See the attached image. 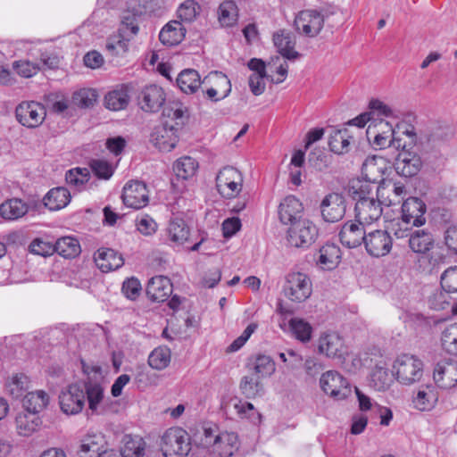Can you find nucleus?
Here are the masks:
<instances>
[{
  "label": "nucleus",
  "instance_id": "nucleus-7",
  "mask_svg": "<svg viewBox=\"0 0 457 457\" xmlns=\"http://www.w3.org/2000/svg\"><path fill=\"white\" fill-rule=\"evenodd\" d=\"M59 404L62 411L67 415L79 413L85 406L84 388L79 383L69 385L59 395Z\"/></svg>",
  "mask_w": 457,
  "mask_h": 457
},
{
  "label": "nucleus",
  "instance_id": "nucleus-4",
  "mask_svg": "<svg viewBox=\"0 0 457 457\" xmlns=\"http://www.w3.org/2000/svg\"><path fill=\"white\" fill-rule=\"evenodd\" d=\"M283 291L290 301L303 303L311 296L312 284L306 274L302 272H291L286 277Z\"/></svg>",
  "mask_w": 457,
  "mask_h": 457
},
{
  "label": "nucleus",
  "instance_id": "nucleus-18",
  "mask_svg": "<svg viewBox=\"0 0 457 457\" xmlns=\"http://www.w3.org/2000/svg\"><path fill=\"white\" fill-rule=\"evenodd\" d=\"M221 410L226 415L237 414L240 419H248L253 423L260 422L261 414L254 409L253 405L248 402H243L237 397H230L223 400Z\"/></svg>",
  "mask_w": 457,
  "mask_h": 457
},
{
  "label": "nucleus",
  "instance_id": "nucleus-6",
  "mask_svg": "<svg viewBox=\"0 0 457 457\" xmlns=\"http://www.w3.org/2000/svg\"><path fill=\"white\" fill-rule=\"evenodd\" d=\"M320 385L323 392L335 400H344L352 392L349 382L339 372L328 370L322 374Z\"/></svg>",
  "mask_w": 457,
  "mask_h": 457
},
{
  "label": "nucleus",
  "instance_id": "nucleus-51",
  "mask_svg": "<svg viewBox=\"0 0 457 457\" xmlns=\"http://www.w3.org/2000/svg\"><path fill=\"white\" fill-rule=\"evenodd\" d=\"M275 370V362L270 356L259 354L253 361L251 371L262 378L272 375Z\"/></svg>",
  "mask_w": 457,
  "mask_h": 457
},
{
  "label": "nucleus",
  "instance_id": "nucleus-26",
  "mask_svg": "<svg viewBox=\"0 0 457 457\" xmlns=\"http://www.w3.org/2000/svg\"><path fill=\"white\" fill-rule=\"evenodd\" d=\"M191 228L181 214H172L168 227L167 236L170 242L177 245H183L190 239Z\"/></svg>",
  "mask_w": 457,
  "mask_h": 457
},
{
  "label": "nucleus",
  "instance_id": "nucleus-1",
  "mask_svg": "<svg viewBox=\"0 0 457 457\" xmlns=\"http://www.w3.org/2000/svg\"><path fill=\"white\" fill-rule=\"evenodd\" d=\"M375 159L367 160L361 168L362 179L353 180L349 185L348 194L356 202L375 197L374 189L378 191L379 188L377 184L384 181L382 175L378 174L381 169L377 167Z\"/></svg>",
  "mask_w": 457,
  "mask_h": 457
},
{
  "label": "nucleus",
  "instance_id": "nucleus-62",
  "mask_svg": "<svg viewBox=\"0 0 457 457\" xmlns=\"http://www.w3.org/2000/svg\"><path fill=\"white\" fill-rule=\"evenodd\" d=\"M219 428L216 425L206 424L203 427V436L200 439V445L211 449L216 442V436H219Z\"/></svg>",
  "mask_w": 457,
  "mask_h": 457
},
{
  "label": "nucleus",
  "instance_id": "nucleus-54",
  "mask_svg": "<svg viewBox=\"0 0 457 457\" xmlns=\"http://www.w3.org/2000/svg\"><path fill=\"white\" fill-rule=\"evenodd\" d=\"M441 343L445 351L457 355V323L450 325L443 331Z\"/></svg>",
  "mask_w": 457,
  "mask_h": 457
},
{
  "label": "nucleus",
  "instance_id": "nucleus-50",
  "mask_svg": "<svg viewBox=\"0 0 457 457\" xmlns=\"http://www.w3.org/2000/svg\"><path fill=\"white\" fill-rule=\"evenodd\" d=\"M289 328L293 335L301 342H309L312 337V328L303 319L292 318L289 320Z\"/></svg>",
  "mask_w": 457,
  "mask_h": 457
},
{
  "label": "nucleus",
  "instance_id": "nucleus-58",
  "mask_svg": "<svg viewBox=\"0 0 457 457\" xmlns=\"http://www.w3.org/2000/svg\"><path fill=\"white\" fill-rule=\"evenodd\" d=\"M89 167L93 173L100 179H109L114 171L112 165L105 160L92 159Z\"/></svg>",
  "mask_w": 457,
  "mask_h": 457
},
{
  "label": "nucleus",
  "instance_id": "nucleus-15",
  "mask_svg": "<svg viewBox=\"0 0 457 457\" xmlns=\"http://www.w3.org/2000/svg\"><path fill=\"white\" fill-rule=\"evenodd\" d=\"M320 212L327 222H337L345 214V200L342 194L332 192L327 195L320 203Z\"/></svg>",
  "mask_w": 457,
  "mask_h": 457
},
{
  "label": "nucleus",
  "instance_id": "nucleus-23",
  "mask_svg": "<svg viewBox=\"0 0 457 457\" xmlns=\"http://www.w3.org/2000/svg\"><path fill=\"white\" fill-rule=\"evenodd\" d=\"M172 290L173 286L168 277L155 276L148 281L145 293L152 302L163 303L169 299Z\"/></svg>",
  "mask_w": 457,
  "mask_h": 457
},
{
  "label": "nucleus",
  "instance_id": "nucleus-3",
  "mask_svg": "<svg viewBox=\"0 0 457 457\" xmlns=\"http://www.w3.org/2000/svg\"><path fill=\"white\" fill-rule=\"evenodd\" d=\"M319 235V229L316 225L307 220L303 219L294 222L287 230V242L288 244L296 248H308L311 246Z\"/></svg>",
  "mask_w": 457,
  "mask_h": 457
},
{
  "label": "nucleus",
  "instance_id": "nucleus-9",
  "mask_svg": "<svg viewBox=\"0 0 457 457\" xmlns=\"http://www.w3.org/2000/svg\"><path fill=\"white\" fill-rule=\"evenodd\" d=\"M178 141V128L168 120L155 126L150 134V142L162 152L171 151Z\"/></svg>",
  "mask_w": 457,
  "mask_h": 457
},
{
  "label": "nucleus",
  "instance_id": "nucleus-57",
  "mask_svg": "<svg viewBox=\"0 0 457 457\" xmlns=\"http://www.w3.org/2000/svg\"><path fill=\"white\" fill-rule=\"evenodd\" d=\"M90 179V172L87 168H74L66 172L65 180L70 186L80 189Z\"/></svg>",
  "mask_w": 457,
  "mask_h": 457
},
{
  "label": "nucleus",
  "instance_id": "nucleus-43",
  "mask_svg": "<svg viewBox=\"0 0 457 457\" xmlns=\"http://www.w3.org/2000/svg\"><path fill=\"white\" fill-rule=\"evenodd\" d=\"M123 446L120 448L122 457H144L145 442L142 437L126 435L123 437Z\"/></svg>",
  "mask_w": 457,
  "mask_h": 457
},
{
  "label": "nucleus",
  "instance_id": "nucleus-28",
  "mask_svg": "<svg viewBox=\"0 0 457 457\" xmlns=\"http://www.w3.org/2000/svg\"><path fill=\"white\" fill-rule=\"evenodd\" d=\"M303 207L299 199L294 195L284 198L278 206V217L283 224L293 226L294 222L302 220Z\"/></svg>",
  "mask_w": 457,
  "mask_h": 457
},
{
  "label": "nucleus",
  "instance_id": "nucleus-11",
  "mask_svg": "<svg viewBox=\"0 0 457 457\" xmlns=\"http://www.w3.org/2000/svg\"><path fill=\"white\" fill-rule=\"evenodd\" d=\"M46 109L37 102H22L15 110L17 120L25 127L37 128L46 118Z\"/></svg>",
  "mask_w": 457,
  "mask_h": 457
},
{
  "label": "nucleus",
  "instance_id": "nucleus-38",
  "mask_svg": "<svg viewBox=\"0 0 457 457\" xmlns=\"http://www.w3.org/2000/svg\"><path fill=\"white\" fill-rule=\"evenodd\" d=\"M353 137L349 134L347 129L334 130L328 139V146L336 154H345L350 151L351 144H353Z\"/></svg>",
  "mask_w": 457,
  "mask_h": 457
},
{
  "label": "nucleus",
  "instance_id": "nucleus-39",
  "mask_svg": "<svg viewBox=\"0 0 457 457\" xmlns=\"http://www.w3.org/2000/svg\"><path fill=\"white\" fill-rule=\"evenodd\" d=\"M71 201L70 191L62 187L52 188L45 195L43 202L50 211H58L64 208Z\"/></svg>",
  "mask_w": 457,
  "mask_h": 457
},
{
  "label": "nucleus",
  "instance_id": "nucleus-34",
  "mask_svg": "<svg viewBox=\"0 0 457 457\" xmlns=\"http://www.w3.org/2000/svg\"><path fill=\"white\" fill-rule=\"evenodd\" d=\"M186 31L179 21H172L162 29L159 39L165 46H177L184 39Z\"/></svg>",
  "mask_w": 457,
  "mask_h": 457
},
{
  "label": "nucleus",
  "instance_id": "nucleus-21",
  "mask_svg": "<svg viewBox=\"0 0 457 457\" xmlns=\"http://www.w3.org/2000/svg\"><path fill=\"white\" fill-rule=\"evenodd\" d=\"M423 166L420 156L412 151H403L397 154L395 169L397 174L405 178L417 175Z\"/></svg>",
  "mask_w": 457,
  "mask_h": 457
},
{
  "label": "nucleus",
  "instance_id": "nucleus-31",
  "mask_svg": "<svg viewBox=\"0 0 457 457\" xmlns=\"http://www.w3.org/2000/svg\"><path fill=\"white\" fill-rule=\"evenodd\" d=\"M273 42L278 52L284 58L293 61L298 59L301 54L295 50V37L286 30H279L273 35Z\"/></svg>",
  "mask_w": 457,
  "mask_h": 457
},
{
  "label": "nucleus",
  "instance_id": "nucleus-59",
  "mask_svg": "<svg viewBox=\"0 0 457 457\" xmlns=\"http://www.w3.org/2000/svg\"><path fill=\"white\" fill-rule=\"evenodd\" d=\"M440 285L445 293L457 292V266L450 267L443 272Z\"/></svg>",
  "mask_w": 457,
  "mask_h": 457
},
{
  "label": "nucleus",
  "instance_id": "nucleus-5",
  "mask_svg": "<svg viewBox=\"0 0 457 457\" xmlns=\"http://www.w3.org/2000/svg\"><path fill=\"white\" fill-rule=\"evenodd\" d=\"M397 380L404 385L419 381L423 374V363L413 355L403 354L394 364Z\"/></svg>",
  "mask_w": 457,
  "mask_h": 457
},
{
  "label": "nucleus",
  "instance_id": "nucleus-30",
  "mask_svg": "<svg viewBox=\"0 0 457 457\" xmlns=\"http://www.w3.org/2000/svg\"><path fill=\"white\" fill-rule=\"evenodd\" d=\"M94 259L103 272L118 270L124 264L121 254L112 248H99L95 253Z\"/></svg>",
  "mask_w": 457,
  "mask_h": 457
},
{
  "label": "nucleus",
  "instance_id": "nucleus-22",
  "mask_svg": "<svg viewBox=\"0 0 457 457\" xmlns=\"http://www.w3.org/2000/svg\"><path fill=\"white\" fill-rule=\"evenodd\" d=\"M165 99V93L161 87L150 85L141 91L138 104L143 111L155 112L163 105Z\"/></svg>",
  "mask_w": 457,
  "mask_h": 457
},
{
  "label": "nucleus",
  "instance_id": "nucleus-45",
  "mask_svg": "<svg viewBox=\"0 0 457 457\" xmlns=\"http://www.w3.org/2000/svg\"><path fill=\"white\" fill-rule=\"evenodd\" d=\"M54 248H56L55 253L66 259L75 258L81 252L79 242L71 237L59 238L54 243Z\"/></svg>",
  "mask_w": 457,
  "mask_h": 457
},
{
  "label": "nucleus",
  "instance_id": "nucleus-32",
  "mask_svg": "<svg viewBox=\"0 0 457 457\" xmlns=\"http://www.w3.org/2000/svg\"><path fill=\"white\" fill-rule=\"evenodd\" d=\"M341 249L334 243H327L319 251L316 263L325 270L336 269L341 262Z\"/></svg>",
  "mask_w": 457,
  "mask_h": 457
},
{
  "label": "nucleus",
  "instance_id": "nucleus-27",
  "mask_svg": "<svg viewBox=\"0 0 457 457\" xmlns=\"http://www.w3.org/2000/svg\"><path fill=\"white\" fill-rule=\"evenodd\" d=\"M375 196H378L377 195ZM355 218L362 223L370 224L380 218L382 214L381 203L377 197H370L365 200L356 202Z\"/></svg>",
  "mask_w": 457,
  "mask_h": 457
},
{
  "label": "nucleus",
  "instance_id": "nucleus-37",
  "mask_svg": "<svg viewBox=\"0 0 457 457\" xmlns=\"http://www.w3.org/2000/svg\"><path fill=\"white\" fill-rule=\"evenodd\" d=\"M29 387V378L24 373H15L8 377L4 383V390L14 399L24 397Z\"/></svg>",
  "mask_w": 457,
  "mask_h": 457
},
{
  "label": "nucleus",
  "instance_id": "nucleus-41",
  "mask_svg": "<svg viewBox=\"0 0 457 457\" xmlns=\"http://www.w3.org/2000/svg\"><path fill=\"white\" fill-rule=\"evenodd\" d=\"M28 211V204L19 198L9 199L0 205L1 217L9 220L21 218Z\"/></svg>",
  "mask_w": 457,
  "mask_h": 457
},
{
  "label": "nucleus",
  "instance_id": "nucleus-29",
  "mask_svg": "<svg viewBox=\"0 0 457 457\" xmlns=\"http://www.w3.org/2000/svg\"><path fill=\"white\" fill-rule=\"evenodd\" d=\"M209 81L210 76L201 79L198 71L195 69H185L179 72L177 78L178 87L186 94L195 93L202 85L206 86Z\"/></svg>",
  "mask_w": 457,
  "mask_h": 457
},
{
  "label": "nucleus",
  "instance_id": "nucleus-56",
  "mask_svg": "<svg viewBox=\"0 0 457 457\" xmlns=\"http://www.w3.org/2000/svg\"><path fill=\"white\" fill-rule=\"evenodd\" d=\"M436 399L432 385H427L426 388L420 389L413 400L415 407L420 411L428 410L431 407L432 402Z\"/></svg>",
  "mask_w": 457,
  "mask_h": 457
},
{
  "label": "nucleus",
  "instance_id": "nucleus-16",
  "mask_svg": "<svg viewBox=\"0 0 457 457\" xmlns=\"http://www.w3.org/2000/svg\"><path fill=\"white\" fill-rule=\"evenodd\" d=\"M340 242L348 248H356L364 244L367 232L364 223L355 218L346 221L338 234Z\"/></svg>",
  "mask_w": 457,
  "mask_h": 457
},
{
  "label": "nucleus",
  "instance_id": "nucleus-47",
  "mask_svg": "<svg viewBox=\"0 0 457 457\" xmlns=\"http://www.w3.org/2000/svg\"><path fill=\"white\" fill-rule=\"evenodd\" d=\"M139 15L129 10L125 11L121 16L119 33L126 38H133L139 30L138 20Z\"/></svg>",
  "mask_w": 457,
  "mask_h": 457
},
{
  "label": "nucleus",
  "instance_id": "nucleus-48",
  "mask_svg": "<svg viewBox=\"0 0 457 457\" xmlns=\"http://www.w3.org/2000/svg\"><path fill=\"white\" fill-rule=\"evenodd\" d=\"M198 168V162L190 156L179 158L173 164V170L178 178L187 179L192 177Z\"/></svg>",
  "mask_w": 457,
  "mask_h": 457
},
{
  "label": "nucleus",
  "instance_id": "nucleus-14",
  "mask_svg": "<svg viewBox=\"0 0 457 457\" xmlns=\"http://www.w3.org/2000/svg\"><path fill=\"white\" fill-rule=\"evenodd\" d=\"M121 197L124 204L133 209H141L149 202L146 185L138 180L127 182L123 187Z\"/></svg>",
  "mask_w": 457,
  "mask_h": 457
},
{
  "label": "nucleus",
  "instance_id": "nucleus-17",
  "mask_svg": "<svg viewBox=\"0 0 457 457\" xmlns=\"http://www.w3.org/2000/svg\"><path fill=\"white\" fill-rule=\"evenodd\" d=\"M318 350L320 353H323L329 358L337 359L340 361H343L347 354L344 340L337 333L321 335L319 339Z\"/></svg>",
  "mask_w": 457,
  "mask_h": 457
},
{
  "label": "nucleus",
  "instance_id": "nucleus-20",
  "mask_svg": "<svg viewBox=\"0 0 457 457\" xmlns=\"http://www.w3.org/2000/svg\"><path fill=\"white\" fill-rule=\"evenodd\" d=\"M367 137L375 149H386L390 145V137L393 136L392 125L380 119L371 122L366 131Z\"/></svg>",
  "mask_w": 457,
  "mask_h": 457
},
{
  "label": "nucleus",
  "instance_id": "nucleus-63",
  "mask_svg": "<svg viewBox=\"0 0 457 457\" xmlns=\"http://www.w3.org/2000/svg\"><path fill=\"white\" fill-rule=\"evenodd\" d=\"M121 289L128 299L135 301L140 295L142 287L137 278H130L123 282Z\"/></svg>",
  "mask_w": 457,
  "mask_h": 457
},
{
  "label": "nucleus",
  "instance_id": "nucleus-40",
  "mask_svg": "<svg viewBox=\"0 0 457 457\" xmlns=\"http://www.w3.org/2000/svg\"><path fill=\"white\" fill-rule=\"evenodd\" d=\"M129 99L128 88L122 85L105 95L104 104L111 111H120L127 108Z\"/></svg>",
  "mask_w": 457,
  "mask_h": 457
},
{
  "label": "nucleus",
  "instance_id": "nucleus-64",
  "mask_svg": "<svg viewBox=\"0 0 457 457\" xmlns=\"http://www.w3.org/2000/svg\"><path fill=\"white\" fill-rule=\"evenodd\" d=\"M444 241L448 250L457 254V224H450L446 227Z\"/></svg>",
  "mask_w": 457,
  "mask_h": 457
},
{
  "label": "nucleus",
  "instance_id": "nucleus-36",
  "mask_svg": "<svg viewBox=\"0 0 457 457\" xmlns=\"http://www.w3.org/2000/svg\"><path fill=\"white\" fill-rule=\"evenodd\" d=\"M105 445L104 436L98 434H87L82 440L78 451L80 457H97Z\"/></svg>",
  "mask_w": 457,
  "mask_h": 457
},
{
  "label": "nucleus",
  "instance_id": "nucleus-19",
  "mask_svg": "<svg viewBox=\"0 0 457 457\" xmlns=\"http://www.w3.org/2000/svg\"><path fill=\"white\" fill-rule=\"evenodd\" d=\"M409 231L406 237H409V246L417 253H426L432 249L435 239L432 233L428 229H415L411 230V228L405 227L402 234L398 231L395 232L397 237H403V233Z\"/></svg>",
  "mask_w": 457,
  "mask_h": 457
},
{
  "label": "nucleus",
  "instance_id": "nucleus-13",
  "mask_svg": "<svg viewBox=\"0 0 457 457\" xmlns=\"http://www.w3.org/2000/svg\"><path fill=\"white\" fill-rule=\"evenodd\" d=\"M363 245L370 256L382 257L390 253L393 239L386 230L377 229L367 233Z\"/></svg>",
  "mask_w": 457,
  "mask_h": 457
},
{
  "label": "nucleus",
  "instance_id": "nucleus-12",
  "mask_svg": "<svg viewBox=\"0 0 457 457\" xmlns=\"http://www.w3.org/2000/svg\"><path fill=\"white\" fill-rule=\"evenodd\" d=\"M294 24L299 33L313 37L321 31L324 19L316 10H305L298 13Z\"/></svg>",
  "mask_w": 457,
  "mask_h": 457
},
{
  "label": "nucleus",
  "instance_id": "nucleus-44",
  "mask_svg": "<svg viewBox=\"0 0 457 457\" xmlns=\"http://www.w3.org/2000/svg\"><path fill=\"white\" fill-rule=\"evenodd\" d=\"M262 378L251 371L241 378L239 388L241 393L249 399L255 398L263 393Z\"/></svg>",
  "mask_w": 457,
  "mask_h": 457
},
{
  "label": "nucleus",
  "instance_id": "nucleus-46",
  "mask_svg": "<svg viewBox=\"0 0 457 457\" xmlns=\"http://www.w3.org/2000/svg\"><path fill=\"white\" fill-rule=\"evenodd\" d=\"M82 387L84 388L85 396L87 395L88 409L94 414L104 399V388L100 384L93 383L90 379L86 380Z\"/></svg>",
  "mask_w": 457,
  "mask_h": 457
},
{
  "label": "nucleus",
  "instance_id": "nucleus-55",
  "mask_svg": "<svg viewBox=\"0 0 457 457\" xmlns=\"http://www.w3.org/2000/svg\"><path fill=\"white\" fill-rule=\"evenodd\" d=\"M98 94L95 89H80L72 96V103L80 108H90L96 104Z\"/></svg>",
  "mask_w": 457,
  "mask_h": 457
},
{
  "label": "nucleus",
  "instance_id": "nucleus-60",
  "mask_svg": "<svg viewBox=\"0 0 457 457\" xmlns=\"http://www.w3.org/2000/svg\"><path fill=\"white\" fill-rule=\"evenodd\" d=\"M329 156H328L321 149H313L308 156V163L316 170L322 171L329 165Z\"/></svg>",
  "mask_w": 457,
  "mask_h": 457
},
{
  "label": "nucleus",
  "instance_id": "nucleus-2",
  "mask_svg": "<svg viewBox=\"0 0 457 457\" xmlns=\"http://www.w3.org/2000/svg\"><path fill=\"white\" fill-rule=\"evenodd\" d=\"M190 438L186 430L174 427L162 436L161 449L165 457H184L191 450Z\"/></svg>",
  "mask_w": 457,
  "mask_h": 457
},
{
  "label": "nucleus",
  "instance_id": "nucleus-52",
  "mask_svg": "<svg viewBox=\"0 0 457 457\" xmlns=\"http://www.w3.org/2000/svg\"><path fill=\"white\" fill-rule=\"evenodd\" d=\"M237 7L233 1H224L219 7V21L223 26H232L237 21Z\"/></svg>",
  "mask_w": 457,
  "mask_h": 457
},
{
  "label": "nucleus",
  "instance_id": "nucleus-33",
  "mask_svg": "<svg viewBox=\"0 0 457 457\" xmlns=\"http://www.w3.org/2000/svg\"><path fill=\"white\" fill-rule=\"evenodd\" d=\"M239 448L238 436L234 432L219 433L212 452L220 457H231Z\"/></svg>",
  "mask_w": 457,
  "mask_h": 457
},
{
  "label": "nucleus",
  "instance_id": "nucleus-10",
  "mask_svg": "<svg viewBox=\"0 0 457 457\" xmlns=\"http://www.w3.org/2000/svg\"><path fill=\"white\" fill-rule=\"evenodd\" d=\"M426 212L427 205L420 198L409 197L402 204L401 220L406 227H421L427 221Z\"/></svg>",
  "mask_w": 457,
  "mask_h": 457
},
{
  "label": "nucleus",
  "instance_id": "nucleus-24",
  "mask_svg": "<svg viewBox=\"0 0 457 457\" xmlns=\"http://www.w3.org/2000/svg\"><path fill=\"white\" fill-rule=\"evenodd\" d=\"M433 378L437 386L449 389L457 385V362L443 361L436 363Z\"/></svg>",
  "mask_w": 457,
  "mask_h": 457
},
{
  "label": "nucleus",
  "instance_id": "nucleus-8",
  "mask_svg": "<svg viewBox=\"0 0 457 457\" xmlns=\"http://www.w3.org/2000/svg\"><path fill=\"white\" fill-rule=\"evenodd\" d=\"M241 173L234 167L227 166L220 170L216 177V187L219 193L227 198L236 196L242 188Z\"/></svg>",
  "mask_w": 457,
  "mask_h": 457
},
{
  "label": "nucleus",
  "instance_id": "nucleus-42",
  "mask_svg": "<svg viewBox=\"0 0 457 457\" xmlns=\"http://www.w3.org/2000/svg\"><path fill=\"white\" fill-rule=\"evenodd\" d=\"M49 403L48 395L43 390L29 392L24 395L23 405L27 411L37 414L42 411Z\"/></svg>",
  "mask_w": 457,
  "mask_h": 457
},
{
  "label": "nucleus",
  "instance_id": "nucleus-25",
  "mask_svg": "<svg viewBox=\"0 0 457 457\" xmlns=\"http://www.w3.org/2000/svg\"><path fill=\"white\" fill-rule=\"evenodd\" d=\"M208 76H210V80H214L211 87L203 89L206 98L212 102L226 98L231 92V83L228 78L221 71H217L211 72Z\"/></svg>",
  "mask_w": 457,
  "mask_h": 457
},
{
  "label": "nucleus",
  "instance_id": "nucleus-49",
  "mask_svg": "<svg viewBox=\"0 0 457 457\" xmlns=\"http://www.w3.org/2000/svg\"><path fill=\"white\" fill-rule=\"evenodd\" d=\"M170 350L168 347H157L150 353L148 364L154 370H162L170 362Z\"/></svg>",
  "mask_w": 457,
  "mask_h": 457
},
{
  "label": "nucleus",
  "instance_id": "nucleus-35",
  "mask_svg": "<svg viewBox=\"0 0 457 457\" xmlns=\"http://www.w3.org/2000/svg\"><path fill=\"white\" fill-rule=\"evenodd\" d=\"M15 424L20 436H29L39 429L42 420L37 414L26 411L16 416Z\"/></svg>",
  "mask_w": 457,
  "mask_h": 457
},
{
  "label": "nucleus",
  "instance_id": "nucleus-53",
  "mask_svg": "<svg viewBox=\"0 0 457 457\" xmlns=\"http://www.w3.org/2000/svg\"><path fill=\"white\" fill-rule=\"evenodd\" d=\"M373 387L378 391H385L392 382V376L387 369L376 366L370 375Z\"/></svg>",
  "mask_w": 457,
  "mask_h": 457
},
{
  "label": "nucleus",
  "instance_id": "nucleus-61",
  "mask_svg": "<svg viewBox=\"0 0 457 457\" xmlns=\"http://www.w3.org/2000/svg\"><path fill=\"white\" fill-rule=\"evenodd\" d=\"M29 248L30 253L44 257L52 255L56 250V248H54V244L44 241L41 238L34 239L30 243Z\"/></svg>",
  "mask_w": 457,
  "mask_h": 457
}]
</instances>
